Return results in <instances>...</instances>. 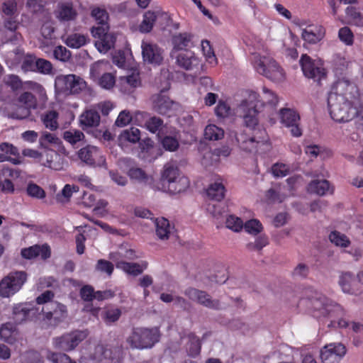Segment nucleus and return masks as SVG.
Wrapping results in <instances>:
<instances>
[{
	"instance_id": "f257e3e1",
	"label": "nucleus",
	"mask_w": 363,
	"mask_h": 363,
	"mask_svg": "<svg viewBox=\"0 0 363 363\" xmlns=\"http://www.w3.org/2000/svg\"><path fill=\"white\" fill-rule=\"evenodd\" d=\"M328 105L332 118L337 122H347L353 119L357 113L351 100L335 94H329Z\"/></svg>"
},
{
	"instance_id": "f03ea898",
	"label": "nucleus",
	"mask_w": 363,
	"mask_h": 363,
	"mask_svg": "<svg viewBox=\"0 0 363 363\" xmlns=\"http://www.w3.org/2000/svg\"><path fill=\"white\" fill-rule=\"evenodd\" d=\"M161 333L159 328H134L127 339L133 349L144 350L152 348L160 341Z\"/></svg>"
},
{
	"instance_id": "7ed1b4c3",
	"label": "nucleus",
	"mask_w": 363,
	"mask_h": 363,
	"mask_svg": "<svg viewBox=\"0 0 363 363\" xmlns=\"http://www.w3.org/2000/svg\"><path fill=\"white\" fill-rule=\"evenodd\" d=\"M252 64L259 74L272 81L281 82L285 79V73L283 69L269 57L254 55Z\"/></svg>"
},
{
	"instance_id": "20e7f679",
	"label": "nucleus",
	"mask_w": 363,
	"mask_h": 363,
	"mask_svg": "<svg viewBox=\"0 0 363 363\" xmlns=\"http://www.w3.org/2000/svg\"><path fill=\"white\" fill-rule=\"evenodd\" d=\"M309 303L313 310V316L318 318L320 317L337 318L345 314L341 306L322 295L312 297L309 299Z\"/></svg>"
},
{
	"instance_id": "39448f33",
	"label": "nucleus",
	"mask_w": 363,
	"mask_h": 363,
	"mask_svg": "<svg viewBox=\"0 0 363 363\" xmlns=\"http://www.w3.org/2000/svg\"><path fill=\"white\" fill-rule=\"evenodd\" d=\"M264 102L259 99V95L255 91H250L247 98L239 106L242 112L246 127L254 129L258 125L257 114L259 109L264 106Z\"/></svg>"
},
{
	"instance_id": "423d86ee",
	"label": "nucleus",
	"mask_w": 363,
	"mask_h": 363,
	"mask_svg": "<svg viewBox=\"0 0 363 363\" xmlns=\"http://www.w3.org/2000/svg\"><path fill=\"white\" fill-rule=\"evenodd\" d=\"M86 86V82L76 74H60L55 79V89L58 94L76 95L85 89Z\"/></svg>"
},
{
	"instance_id": "0eeeda50",
	"label": "nucleus",
	"mask_w": 363,
	"mask_h": 363,
	"mask_svg": "<svg viewBox=\"0 0 363 363\" xmlns=\"http://www.w3.org/2000/svg\"><path fill=\"white\" fill-rule=\"evenodd\" d=\"M299 64L305 77L321 86L327 79V71L320 60H313L307 54H303Z\"/></svg>"
},
{
	"instance_id": "6e6552de",
	"label": "nucleus",
	"mask_w": 363,
	"mask_h": 363,
	"mask_svg": "<svg viewBox=\"0 0 363 363\" xmlns=\"http://www.w3.org/2000/svg\"><path fill=\"white\" fill-rule=\"evenodd\" d=\"M247 128L248 130L237 133L235 138L240 149L252 152L267 141L266 133L259 128L257 130L256 127L254 129L247 127Z\"/></svg>"
},
{
	"instance_id": "1a4fd4ad",
	"label": "nucleus",
	"mask_w": 363,
	"mask_h": 363,
	"mask_svg": "<svg viewBox=\"0 0 363 363\" xmlns=\"http://www.w3.org/2000/svg\"><path fill=\"white\" fill-rule=\"evenodd\" d=\"M27 280V274L23 271L10 272L0 281V296L9 298L17 293Z\"/></svg>"
},
{
	"instance_id": "9d476101",
	"label": "nucleus",
	"mask_w": 363,
	"mask_h": 363,
	"mask_svg": "<svg viewBox=\"0 0 363 363\" xmlns=\"http://www.w3.org/2000/svg\"><path fill=\"white\" fill-rule=\"evenodd\" d=\"M87 335L86 330H74L54 337L52 344L56 349L69 352L74 350L81 342L86 339Z\"/></svg>"
},
{
	"instance_id": "9b49d317",
	"label": "nucleus",
	"mask_w": 363,
	"mask_h": 363,
	"mask_svg": "<svg viewBox=\"0 0 363 363\" xmlns=\"http://www.w3.org/2000/svg\"><path fill=\"white\" fill-rule=\"evenodd\" d=\"M170 21L169 16L160 9L156 11H147L143 15V20L139 26V30L141 33H150L157 23L161 29H164L169 25Z\"/></svg>"
},
{
	"instance_id": "f8f14e48",
	"label": "nucleus",
	"mask_w": 363,
	"mask_h": 363,
	"mask_svg": "<svg viewBox=\"0 0 363 363\" xmlns=\"http://www.w3.org/2000/svg\"><path fill=\"white\" fill-rule=\"evenodd\" d=\"M184 294L189 299L196 301L197 303L207 308L215 311H221L226 308L219 299L213 298L212 296L205 291L189 287L184 291Z\"/></svg>"
},
{
	"instance_id": "ddd939ff",
	"label": "nucleus",
	"mask_w": 363,
	"mask_h": 363,
	"mask_svg": "<svg viewBox=\"0 0 363 363\" xmlns=\"http://www.w3.org/2000/svg\"><path fill=\"white\" fill-rule=\"evenodd\" d=\"M347 352L345 346L340 342L325 345L320 350V359L323 363H339Z\"/></svg>"
},
{
	"instance_id": "4468645a",
	"label": "nucleus",
	"mask_w": 363,
	"mask_h": 363,
	"mask_svg": "<svg viewBox=\"0 0 363 363\" xmlns=\"http://www.w3.org/2000/svg\"><path fill=\"white\" fill-rule=\"evenodd\" d=\"M329 94H335L352 100L358 95V89L356 84L347 76L338 77L335 82L333 91Z\"/></svg>"
},
{
	"instance_id": "2eb2a0df",
	"label": "nucleus",
	"mask_w": 363,
	"mask_h": 363,
	"mask_svg": "<svg viewBox=\"0 0 363 363\" xmlns=\"http://www.w3.org/2000/svg\"><path fill=\"white\" fill-rule=\"evenodd\" d=\"M279 115L281 122L288 128H290L291 134L294 137H300L302 130L300 128V116L294 109L284 108L280 109Z\"/></svg>"
},
{
	"instance_id": "dca6fc26",
	"label": "nucleus",
	"mask_w": 363,
	"mask_h": 363,
	"mask_svg": "<svg viewBox=\"0 0 363 363\" xmlns=\"http://www.w3.org/2000/svg\"><path fill=\"white\" fill-rule=\"evenodd\" d=\"M142 55L144 62L159 65L163 60V51L156 44L143 41Z\"/></svg>"
},
{
	"instance_id": "f3484780",
	"label": "nucleus",
	"mask_w": 363,
	"mask_h": 363,
	"mask_svg": "<svg viewBox=\"0 0 363 363\" xmlns=\"http://www.w3.org/2000/svg\"><path fill=\"white\" fill-rule=\"evenodd\" d=\"M18 101L23 104L26 108H20L18 111L12 113V118L17 119H23L30 115V108H35L37 101L35 96L28 91L22 93L18 99Z\"/></svg>"
},
{
	"instance_id": "a211bd4d",
	"label": "nucleus",
	"mask_w": 363,
	"mask_h": 363,
	"mask_svg": "<svg viewBox=\"0 0 363 363\" xmlns=\"http://www.w3.org/2000/svg\"><path fill=\"white\" fill-rule=\"evenodd\" d=\"M39 162L43 166L54 170H60L63 168L61 155L52 149L44 148Z\"/></svg>"
},
{
	"instance_id": "6ab92c4d",
	"label": "nucleus",
	"mask_w": 363,
	"mask_h": 363,
	"mask_svg": "<svg viewBox=\"0 0 363 363\" xmlns=\"http://www.w3.org/2000/svg\"><path fill=\"white\" fill-rule=\"evenodd\" d=\"M79 125L84 130L88 128L97 127L100 124L101 117L96 107L86 109L79 116Z\"/></svg>"
},
{
	"instance_id": "aec40b11",
	"label": "nucleus",
	"mask_w": 363,
	"mask_h": 363,
	"mask_svg": "<svg viewBox=\"0 0 363 363\" xmlns=\"http://www.w3.org/2000/svg\"><path fill=\"white\" fill-rule=\"evenodd\" d=\"M56 18L60 22L74 21L77 16V11L71 2L59 3L55 11Z\"/></svg>"
},
{
	"instance_id": "412c9836",
	"label": "nucleus",
	"mask_w": 363,
	"mask_h": 363,
	"mask_svg": "<svg viewBox=\"0 0 363 363\" xmlns=\"http://www.w3.org/2000/svg\"><path fill=\"white\" fill-rule=\"evenodd\" d=\"M21 256L27 259H31L40 256L43 259H47L50 257L51 251L48 245H35L28 248H23L21 252Z\"/></svg>"
},
{
	"instance_id": "4be33fe9",
	"label": "nucleus",
	"mask_w": 363,
	"mask_h": 363,
	"mask_svg": "<svg viewBox=\"0 0 363 363\" xmlns=\"http://www.w3.org/2000/svg\"><path fill=\"white\" fill-rule=\"evenodd\" d=\"M145 120V127L152 133H156L162 130L164 125V121L162 118L157 116H150L147 112L138 111L135 113L137 121L139 118Z\"/></svg>"
},
{
	"instance_id": "5701e85b",
	"label": "nucleus",
	"mask_w": 363,
	"mask_h": 363,
	"mask_svg": "<svg viewBox=\"0 0 363 363\" xmlns=\"http://www.w3.org/2000/svg\"><path fill=\"white\" fill-rule=\"evenodd\" d=\"M33 311H34V308L30 303L14 304L12 308V318L15 323L21 324L27 320Z\"/></svg>"
},
{
	"instance_id": "b1692460",
	"label": "nucleus",
	"mask_w": 363,
	"mask_h": 363,
	"mask_svg": "<svg viewBox=\"0 0 363 363\" xmlns=\"http://www.w3.org/2000/svg\"><path fill=\"white\" fill-rule=\"evenodd\" d=\"M152 108L160 114L167 115L172 110L174 104L168 96L158 94L152 96Z\"/></svg>"
},
{
	"instance_id": "393cba45",
	"label": "nucleus",
	"mask_w": 363,
	"mask_h": 363,
	"mask_svg": "<svg viewBox=\"0 0 363 363\" xmlns=\"http://www.w3.org/2000/svg\"><path fill=\"white\" fill-rule=\"evenodd\" d=\"M99 153V150L96 146L89 145L81 148L78 151L77 155L79 159L86 165L95 167L96 159Z\"/></svg>"
},
{
	"instance_id": "a878e982",
	"label": "nucleus",
	"mask_w": 363,
	"mask_h": 363,
	"mask_svg": "<svg viewBox=\"0 0 363 363\" xmlns=\"http://www.w3.org/2000/svg\"><path fill=\"white\" fill-rule=\"evenodd\" d=\"M147 263L143 262L141 264L138 263L127 262H118L116 267L125 272V273L133 277L141 274L144 269L147 268Z\"/></svg>"
},
{
	"instance_id": "bb28decb",
	"label": "nucleus",
	"mask_w": 363,
	"mask_h": 363,
	"mask_svg": "<svg viewBox=\"0 0 363 363\" xmlns=\"http://www.w3.org/2000/svg\"><path fill=\"white\" fill-rule=\"evenodd\" d=\"M66 315L67 308L65 305L60 303L59 308L53 311L52 313L51 312H46L45 318H43V320L45 321L48 326H56Z\"/></svg>"
},
{
	"instance_id": "cd10ccee",
	"label": "nucleus",
	"mask_w": 363,
	"mask_h": 363,
	"mask_svg": "<svg viewBox=\"0 0 363 363\" xmlns=\"http://www.w3.org/2000/svg\"><path fill=\"white\" fill-rule=\"evenodd\" d=\"M189 186V179L182 175L181 174L177 176V178L172 180V182L167 184V191L171 194H179L185 191Z\"/></svg>"
},
{
	"instance_id": "c85d7f7f",
	"label": "nucleus",
	"mask_w": 363,
	"mask_h": 363,
	"mask_svg": "<svg viewBox=\"0 0 363 363\" xmlns=\"http://www.w3.org/2000/svg\"><path fill=\"white\" fill-rule=\"evenodd\" d=\"M179 174V169L177 165L171 162L166 164L162 174V186L166 188L167 184L176 179Z\"/></svg>"
},
{
	"instance_id": "c756f323",
	"label": "nucleus",
	"mask_w": 363,
	"mask_h": 363,
	"mask_svg": "<svg viewBox=\"0 0 363 363\" xmlns=\"http://www.w3.org/2000/svg\"><path fill=\"white\" fill-rule=\"evenodd\" d=\"M156 235L160 240H167L170 234L169 220L165 218L155 219Z\"/></svg>"
},
{
	"instance_id": "7c9ffc66",
	"label": "nucleus",
	"mask_w": 363,
	"mask_h": 363,
	"mask_svg": "<svg viewBox=\"0 0 363 363\" xmlns=\"http://www.w3.org/2000/svg\"><path fill=\"white\" fill-rule=\"evenodd\" d=\"M187 338L189 342L186 344V352L189 356L195 357L201 352V340L194 333H189L187 335Z\"/></svg>"
},
{
	"instance_id": "2f4dec72",
	"label": "nucleus",
	"mask_w": 363,
	"mask_h": 363,
	"mask_svg": "<svg viewBox=\"0 0 363 363\" xmlns=\"http://www.w3.org/2000/svg\"><path fill=\"white\" fill-rule=\"evenodd\" d=\"M341 317L342 316L337 318V319L338 320L337 321L335 319L332 320L330 323L328 324V327H335L337 324L339 328H350L355 333H362L363 331V324L361 323L354 321L350 323L349 320L342 318Z\"/></svg>"
},
{
	"instance_id": "473e14b6",
	"label": "nucleus",
	"mask_w": 363,
	"mask_h": 363,
	"mask_svg": "<svg viewBox=\"0 0 363 363\" xmlns=\"http://www.w3.org/2000/svg\"><path fill=\"white\" fill-rule=\"evenodd\" d=\"M140 139V131L138 128L132 127L129 129L124 130L118 136V141L121 144L129 142L136 143Z\"/></svg>"
},
{
	"instance_id": "72a5a7b5",
	"label": "nucleus",
	"mask_w": 363,
	"mask_h": 363,
	"mask_svg": "<svg viewBox=\"0 0 363 363\" xmlns=\"http://www.w3.org/2000/svg\"><path fill=\"white\" fill-rule=\"evenodd\" d=\"M121 314L122 311L120 308L111 307L104 308L101 313V316L104 322L110 325L116 323L121 318Z\"/></svg>"
},
{
	"instance_id": "f704fd0d",
	"label": "nucleus",
	"mask_w": 363,
	"mask_h": 363,
	"mask_svg": "<svg viewBox=\"0 0 363 363\" xmlns=\"http://www.w3.org/2000/svg\"><path fill=\"white\" fill-rule=\"evenodd\" d=\"M116 37L114 35H107L102 38H99L95 41L96 49L101 53H106L115 44Z\"/></svg>"
},
{
	"instance_id": "c9c22d12",
	"label": "nucleus",
	"mask_w": 363,
	"mask_h": 363,
	"mask_svg": "<svg viewBox=\"0 0 363 363\" xmlns=\"http://www.w3.org/2000/svg\"><path fill=\"white\" fill-rule=\"evenodd\" d=\"M225 191V186L223 184L215 182L208 186L206 194L211 200L220 201L224 198Z\"/></svg>"
},
{
	"instance_id": "e433bc0d",
	"label": "nucleus",
	"mask_w": 363,
	"mask_h": 363,
	"mask_svg": "<svg viewBox=\"0 0 363 363\" xmlns=\"http://www.w3.org/2000/svg\"><path fill=\"white\" fill-rule=\"evenodd\" d=\"M330 184L325 179L313 180L308 185V190L320 196H323L329 190Z\"/></svg>"
},
{
	"instance_id": "4c0bfd02",
	"label": "nucleus",
	"mask_w": 363,
	"mask_h": 363,
	"mask_svg": "<svg viewBox=\"0 0 363 363\" xmlns=\"http://www.w3.org/2000/svg\"><path fill=\"white\" fill-rule=\"evenodd\" d=\"M63 138L72 146H74L78 143L84 141L85 135L79 130L70 129L63 133Z\"/></svg>"
},
{
	"instance_id": "58836bf2",
	"label": "nucleus",
	"mask_w": 363,
	"mask_h": 363,
	"mask_svg": "<svg viewBox=\"0 0 363 363\" xmlns=\"http://www.w3.org/2000/svg\"><path fill=\"white\" fill-rule=\"evenodd\" d=\"M355 279L350 273H345L340 277L339 284L345 293L355 294V289L353 287Z\"/></svg>"
},
{
	"instance_id": "ea45409f",
	"label": "nucleus",
	"mask_w": 363,
	"mask_h": 363,
	"mask_svg": "<svg viewBox=\"0 0 363 363\" xmlns=\"http://www.w3.org/2000/svg\"><path fill=\"white\" fill-rule=\"evenodd\" d=\"M174 48L176 50H183L189 47L191 43V35L188 33H179L172 38Z\"/></svg>"
},
{
	"instance_id": "a19ab883",
	"label": "nucleus",
	"mask_w": 363,
	"mask_h": 363,
	"mask_svg": "<svg viewBox=\"0 0 363 363\" xmlns=\"http://www.w3.org/2000/svg\"><path fill=\"white\" fill-rule=\"evenodd\" d=\"M15 324L7 322L0 327V339L8 343L12 342V335L16 331Z\"/></svg>"
},
{
	"instance_id": "79ce46f5",
	"label": "nucleus",
	"mask_w": 363,
	"mask_h": 363,
	"mask_svg": "<svg viewBox=\"0 0 363 363\" xmlns=\"http://www.w3.org/2000/svg\"><path fill=\"white\" fill-rule=\"evenodd\" d=\"M87 37L80 33H73L69 35L66 39V44L72 48H79L84 46L87 42Z\"/></svg>"
},
{
	"instance_id": "37998d69",
	"label": "nucleus",
	"mask_w": 363,
	"mask_h": 363,
	"mask_svg": "<svg viewBox=\"0 0 363 363\" xmlns=\"http://www.w3.org/2000/svg\"><path fill=\"white\" fill-rule=\"evenodd\" d=\"M58 113L56 111H50L41 117L43 124L47 128L55 130L58 128Z\"/></svg>"
},
{
	"instance_id": "c03bdc74",
	"label": "nucleus",
	"mask_w": 363,
	"mask_h": 363,
	"mask_svg": "<svg viewBox=\"0 0 363 363\" xmlns=\"http://www.w3.org/2000/svg\"><path fill=\"white\" fill-rule=\"evenodd\" d=\"M46 359L50 363H76L69 356L62 352L48 351L46 353Z\"/></svg>"
},
{
	"instance_id": "a18cd8bd",
	"label": "nucleus",
	"mask_w": 363,
	"mask_h": 363,
	"mask_svg": "<svg viewBox=\"0 0 363 363\" xmlns=\"http://www.w3.org/2000/svg\"><path fill=\"white\" fill-rule=\"evenodd\" d=\"M224 131L215 125H208L204 130V137L208 140H218L223 138Z\"/></svg>"
},
{
	"instance_id": "49530a36",
	"label": "nucleus",
	"mask_w": 363,
	"mask_h": 363,
	"mask_svg": "<svg viewBox=\"0 0 363 363\" xmlns=\"http://www.w3.org/2000/svg\"><path fill=\"white\" fill-rule=\"evenodd\" d=\"M177 62L180 67L188 70L192 68L194 63L197 62V60L191 52H187L179 54L177 57Z\"/></svg>"
},
{
	"instance_id": "de8ad7c7",
	"label": "nucleus",
	"mask_w": 363,
	"mask_h": 363,
	"mask_svg": "<svg viewBox=\"0 0 363 363\" xmlns=\"http://www.w3.org/2000/svg\"><path fill=\"white\" fill-rule=\"evenodd\" d=\"M1 11L7 16H13L17 13V2L16 0H2Z\"/></svg>"
},
{
	"instance_id": "09e8293b",
	"label": "nucleus",
	"mask_w": 363,
	"mask_h": 363,
	"mask_svg": "<svg viewBox=\"0 0 363 363\" xmlns=\"http://www.w3.org/2000/svg\"><path fill=\"white\" fill-rule=\"evenodd\" d=\"M26 193L29 196L36 199H44L46 195L44 189L33 182L28 183L26 187Z\"/></svg>"
},
{
	"instance_id": "8fccbe9b",
	"label": "nucleus",
	"mask_w": 363,
	"mask_h": 363,
	"mask_svg": "<svg viewBox=\"0 0 363 363\" xmlns=\"http://www.w3.org/2000/svg\"><path fill=\"white\" fill-rule=\"evenodd\" d=\"M346 15L350 21L357 26L363 25V18L357 8L350 6L346 9Z\"/></svg>"
},
{
	"instance_id": "3c124183",
	"label": "nucleus",
	"mask_w": 363,
	"mask_h": 363,
	"mask_svg": "<svg viewBox=\"0 0 363 363\" xmlns=\"http://www.w3.org/2000/svg\"><path fill=\"white\" fill-rule=\"evenodd\" d=\"M38 58L33 55H27L21 63V69L24 72H35Z\"/></svg>"
},
{
	"instance_id": "603ef678",
	"label": "nucleus",
	"mask_w": 363,
	"mask_h": 363,
	"mask_svg": "<svg viewBox=\"0 0 363 363\" xmlns=\"http://www.w3.org/2000/svg\"><path fill=\"white\" fill-rule=\"evenodd\" d=\"M77 189H78V188L75 186L66 184L62 189L61 193L57 194V201L60 203L68 202L69 201V199L72 196L73 192L77 191Z\"/></svg>"
},
{
	"instance_id": "864d4df0",
	"label": "nucleus",
	"mask_w": 363,
	"mask_h": 363,
	"mask_svg": "<svg viewBox=\"0 0 363 363\" xmlns=\"http://www.w3.org/2000/svg\"><path fill=\"white\" fill-rule=\"evenodd\" d=\"M329 239L331 242L337 246L346 247L349 245L350 241L346 235L341 234L337 231H333L329 235Z\"/></svg>"
},
{
	"instance_id": "5fc2aeb1",
	"label": "nucleus",
	"mask_w": 363,
	"mask_h": 363,
	"mask_svg": "<svg viewBox=\"0 0 363 363\" xmlns=\"http://www.w3.org/2000/svg\"><path fill=\"white\" fill-rule=\"evenodd\" d=\"M6 85L13 91L23 89V82L18 75L9 74L4 78Z\"/></svg>"
},
{
	"instance_id": "6e6d98bb",
	"label": "nucleus",
	"mask_w": 363,
	"mask_h": 363,
	"mask_svg": "<svg viewBox=\"0 0 363 363\" xmlns=\"http://www.w3.org/2000/svg\"><path fill=\"white\" fill-rule=\"evenodd\" d=\"M91 15L98 24L108 23V13L105 9L100 7H94L91 9Z\"/></svg>"
},
{
	"instance_id": "4d7b16f0",
	"label": "nucleus",
	"mask_w": 363,
	"mask_h": 363,
	"mask_svg": "<svg viewBox=\"0 0 363 363\" xmlns=\"http://www.w3.org/2000/svg\"><path fill=\"white\" fill-rule=\"evenodd\" d=\"M114 266L112 262L106 259H99L95 267V269L101 273H105L111 276L113 272Z\"/></svg>"
},
{
	"instance_id": "13d9d810",
	"label": "nucleus",
	"mask_w": 363,
	"mask_h": 363,
	"mask_svg": "<svg viewBox=\"0 0 363 363\" xmlns=\"http://www.w3.org/2000/svg\"><path fill=\"white\" fill-rule=\"evenodd\" d=\"M268 245V239L264 235L257 238L255 242L247 244V249L250 251H260L264 247Z\"/></svg>"
},
{
	"instance_id": "bf43d9fd",
	"label": "nucleus",
	"mask_w": 363,
	"mask_h": 363,
	"mask_svg": "<svg viewBox=\"0 0 363 363\" xmlns=\"http://www.w3.org/2000/svg\"><path fill=\"white\" fill-rule=\"evenodd\" d=\"M116 83V77L111 73H104L99 79V85L106 89H110L113 87Z\"/></svg>"
},
{
	"instance_id": "052dcab7",
	"label": "nucleus",
	"mask_w": 363,
	"mask_h": 363,
	"mask_svg": "<svg viewBox=\"0 0 363 363\" xmlns=\"http://www.w3.org/2000/svg\"><path fill=\"white\" fill-rule=\"evenodd\" d=\"M39 143L40 147L47 148V144H59L60 139L55 134L43 132L39 139Z\"/></svg>"
},
{
	"instance_id": "680f3d73",
	"label": "nucleus",
	"mask_w": 363,
	"mask_h": 363,
	"mask_svg": "<svg viewBox=\"0 0 363 363\" xmlns=\"http://www.w3.org/2000/svg\"><path fill=\"white\" fill-rule=\"evenodd\" d=\"M226 227L235 232H239L243 228L242 220L235 216L230 215L226 219Z\"/></svg>"
},
{
	"instance_id": "e2e57ef3",
	"label": "nucleus",
	"mask_w": 363,
	"mask_h": 363,
	"mask_svg": "<svg viewBox=\"0 0 363 363\" xmlns=\"http://www.w3.org/2000/svg\"><path fill=\"white\" fill-rule=\"evenodd\" d=\"M243 226L247 233L253 235H257L262 230V225L257 219L247 221Z\"/></svg>"
},
{
	"instance_id": "0e129e2a",
	"label": "nucleus",
	"mask_w": 363,
	"mask_h": 363,
	"mask_svg": "<svg viewBox=\"0 0 363 363\" xmlns=\"http://www.w3.org/2000/svg\"><path fill=\"white\" fill-rule=\"evenodd\" d=\"M338 36L340 40L347 45H352L354 41V35L348 27H343L339 30Z\"/></svg>"
},
{
	"instance_id": "69168bd1",
	"label": "nucleus",
	"mask_w": 363,
	"mask_h": 363,
	"mask_svg": "<svg viewBox=\"0 0 363 363\" xmlns=\"http://www.w3.org/2000/svg\"><path fill=\"white\" fill-rule=\"evenodd\" d=\"M35 72L43 74H50L52 70L51 62L43 58H38Z\"/></svg>"
},
{
	"instance_id": "338daca9",
	"label": "nucleus",
	"mask_w": 363,
	"mask_h": 363,
	"mask_svg": "<svg viewBox=\"0 0 363 363\" xmlns=\"http://www.w3.org/2000/svg\"><path fill=\"white\" fill-rule=\"evenodd\" d=\"M128 175L131 179H135L140 182H146L147 179V175L145 171L138 167L130 168L128 170Z\"/></svg>"
},
{
	"instance_id": "774afa93",
	"label": "nucleus",
	"mask_w": 363,
	"mask_h": 363,
	"mask_svg": "<svg viewBox=\"0 0 363 363\" xmlns=\"http://www.w3.org/2000/svg\"><path fill=\"white\" fill-rule=\"evenodd\" d=\"M53 55L55 59L66 62L70 58L71 52L65 47L59 45L55 48Z\"/></svg>"
}]
</instances>
